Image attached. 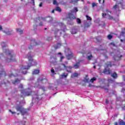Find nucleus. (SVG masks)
I'll list each match as a JSON object with an SVG mask.
<instances>
[{"instance_id":"nucleus-4","label":"nucleus","mask_w":125,"mask_h":125,"mask_svg":"<svg viewBox=\"0 0 125 125\" xmlns=\"http://www.w3.org/2000/svg\"><path fill=\"white\" fill-rule=\"evenodd\" d=\"M105 65V68L104 69L103 73L105 75H111L112 70H111L109 68H111V67H112V62H108Z\"/></svg>"},{"instance_id":"nucleus-31","label":"nucleus","mask_w":125,"mask_h":125,"mask_svg":"<svg viewBox=\"0 0 125 125\" xmlns=\"http://www.w3.org/2000/svg\"><path fill=\"white\" fill-rule=\"evenodd\" d=\"M95 6H97V3L93 2L92 3V7H95Z\"/></svg>"},{"instance_id":"nucleus-27","label":"nucleus","mask_w":125,"mask_h":125,"mask_svg":"<svg viewBox=\"0 0 125 125\" xmlns=\"http://www.w3.org/2000/svg\"><path fill=\"white\" fill-rule=\"evenodd\" d=\"M1 46H2V48L3 49V48H5V47H6V44H5V43L4 42H2L1 43Z\"/></svg>"},{"instance_id":"nucleus-49","label":"nucleus","mask_w":125,"mask_h":125,"mask_svg":"<svg viewBox=\"0 0 125 125\" xmlns=\"http://www.w3.org/2000/svg\"><path fill=\"white\" fill-rule=\"evenodd\" d=\"M39 6L40 7H42V2H41L39 4Z\"/></svg>"},{"instance_id":"nucleus-21","label":"nucleus","mask_w":125,"mask_h":125,"mask_svg":"<svg viewBox=\"0 0 125 125\" xmlns=\"http://www.w3.org/2000/svg\"><path fill=\"white\" fill-rule=\"evenodd\" d=\"M20 79H16L14 82H12V83L13 84H16V83H20Z\"/></svg>"},{"instance_id":"nucleus-42","label":"nucleus","mask_w":125,"mask_h":125,"mask_svg":"<svg viewBox=\"0 0 125 125\" xmlns=\"http://www.w3.org/2000/svg\"><path fill=\"white\" fill-rule=\"evenodd\" d=\"M40 88L42 89V90H43V91H44V90H45V88L44 87V86L41 87Z\"/></svg>"},{"instance_id":"nucleus-32","label":"nucleus","mask_w":125,"mask_h":125,"mask_svg":"<svg viewBox=\"0 0 125 125\" xmlns=\"http://www.w3.org/2000/svg\"><path fill=\"white\" fill-rule=\"evenodd\" d=\"M92 55H90V56H88L87 57V59H88V60H91V58H92Z\"/></svg>"},{"instance_id":"nucleus-2","label":"nucleus","mask_w":125,"mask_h":125,"mask_svg":"<svg viewBox=\"0 0 125 125\" xmlns=\"http://www.w3.org/2000/svg\"><path fill=\"white\" fill-rule=\"evenodd\" d=\"M7 58L6 59L7 62H14L15 61V54L13 51L6 50L5 51Z\"/></svg>"},{"instance_id":"nucleus-36","label":"nucleus","mask_w":125,"mask_h":125,"mask_svg":"<svg viewBox=\"0 0 125 125\" xmlns=\"http://www.w3.org/2000/svg\"><path fill=\"white\" fill-rule=\"evenodd\" d=\"M47 41L48 42H51V41H52V37H47Z\"/></svg>"},{"instance_id":"nucleus-56","label":"nucleus","mask_w":125,"mask_h":125,"mask_svg":"<svg viewBox=\"0 0 125 125\" xmlns=\"http://www.w3.org/2000/svg\"><path fill=\"white\" fill-rule=\"evenodd\" d=\"M111 44H112L113 45V46H115L116 45L115 44V43H113V42H111Z\"/></svg>"},{"instance_id":"nucleus-47","label":"nucleus","mask_w":125,"mask_h":125,"mask_svg":"<svg viewBox=\"0 0 125 125\" xmlns=\"http://www.w3.org/2000/svg\"><path fill=\"white\" fill-rule=\"evenodd\" d=\"M29 49H33V46L32 45H30L29 46Z\"/></svg>"},{"instance_id":"nucleus-17","label":"nucleus","mask_w":125,"mask_h":125,"mask_svg":"<svg viewBox=\"0 0 125 125\" xmlns=\"http://www.w3.org/2000/svg\"><path fill=\"white\" fill-rule=\"evenodd\" d=\"M68 17L70 20H74V19H76V17L72 13L68 14Z\"/></svg>"},{"instance_id":"nucleus-40","label":"nucleus","mask_w":125,"mask_h":125,"mask_svg":"<svg viewBox=\"0 0 125 125\" xmlns=\"http://www.w3.org/2000/svg\"><path fill=\"white\" fill-rule=\"evenodd\" d=\"M86 17L87 18V20H92L90 17L88 16V15H86Z\"/></svg>"},{"instance_id":"nucleus-25","label":"nucleus","mask_w":125,"mask_h":125,"mask_svg":"<svg viewBox=\"0 0 125 125\" xmlns=\"http://www.w3.org/2000/svg\"><path fill=\"white\" fill-rule=\"evenodd\" d=\"M17 33H20L21 35L23 34V30H21L20 28H17Z\"/></svg>"},{"instance_id":"nucleus-29","label":"nucleus","mask_w":125,"mask_h":125,"mask_svg":"<svg viewBox=\"0 0 125 125\" xmlns=\"http://www.w3.org/2000/svg\"><path fill=\"white\" fill-rule=\"evenodd\" d=\"M76 21L78 24H81L82 23V21H81L80 18H77Z\"/></svg>"},{"instance_id":"nucleus-59","label":"nucleus","mask_w":125,"mask_h":125,"mask_svg":"<svg viewBox=\"0 0 125 125\" xmlns=\"http://www.w3.org/2000/svg\"><path fill=\"white\" fill-rule=\"evenodd\" d=\"M114 125H118V122H115Z\"/></svg>"},{"instance_id":"nucleus-5","label":"nucleus","mask_w":125,"mask_h":125,"mask_svg":"<svg viewBox=\"0 0 125 125\" xmlns=\"http://www.w3.org/2000/svg\"><path fill=\"white\" fill-rule=\"evenodd\" d=\"M65 51L67 54L66 56V59L67 60H71L74 57V53L71 51L70 48H66Z\"/></svg>"},{"instance_id":"nucleus-3","label":"nucleus","mask_w":125,"mask_h":125,"mask_svg":"<svg viewBox=\"0 0 125 125\" xmlns=\"http://www.w3.org/2000/svg\"><path fill=\"white\" fill-rule=\"evenodd\" d=\"M35 64H32L30 63L29 65H21V66L19 73H21V74H22V75H26L27 74V72L26 70H29L32 66H37V62H34Z\"/></svg>"},{"instance_id":"nucleus-13","label":"nucleus","mask_w":125,"mask_h":125,"mask_svg":"<svg viewBox=\"0 0 125 125\" xmlns=\"http://www.w3.org/2000/svg\"><path fill=\"white\" fill-rule=\"evenodd\" d=\"M53 26H59L60 27H65V24L63 22H61L58 21H55L53 23Z\"/></svg>"},{"instance_id":"nucleus-11","label":"nucleus","mask_w":125,"mask_h":125,"mask_svg":"<svg viewBox=\"0 0 125 125\" xmlns=\"http://www.w3.org/2000/svg\"><path fill=\"white\" fill-rule=\"evenodd\" d=\"M62 66H63L64 69H65V70H66V71H67L68 73H72V68H73V66H67L64 63L62 64Z\"/></svg>"},{"instance_id":"nucleus-20","label":"nucleus","mask_w":125,"mask_h":125,"mask_svg":"<svg viewBox=\"0 0 125 125\" xmlns=\"http://www.w3.org/2000/svg\"><path fill=\"white\" fill-rule=\"evenodd\" d=\"M41 82H42V83H47V79H42L40 80ZM38 82H40V79L38 80Z\"/></svg>"},{"instance_id":"nucleus-51","label":"nucleus","mask_w":125,"mask_h":125,"mask_svg":"<svg viewBox=\"0 0 125 125\" xmlns=\"http://www.w3.org/2000/svg\"><path fill=\"white\" fill-rule=\"evenodd\" d=\"M43 25V23L42 22H41L40 23H39V26H42Z\"/></svg>"},{"instance_id":"nucleus-52","label":"nucleus","mask_w":125,"mask_h":125,"mask_svg":"<svg viewBox=\"0 0 125 125\" xmlns=\"http://www.w3.org/2000/svg\"><path fill=\"white\" fill-rule=\"evenodd\" d=\"M124 41L125 42V39H124V40H123V39L120 40V42H124Z\"/></svg>"},{"instance_id":"nucleus-19","label":"nucleus","mask_w":125,"mask_h":125,"mask_svg":"<svg viewBox=\"0 0 125 125\" xmlns=\"http://www.w3.org/2000/svg\"><path fill=\"white\" fill-rule=\"evenodd\" d=\"M122 57H123L122 55H120V56H115L114 57V60H121V58H122Z\"/></svg>"},{"instance_id":"nucleus-53","label":"nucleus","mask_w":125,"mask_h":125,"mask_svg":"<svg viewBox=\"0 0 125 125\" xmlns=\"http://www.w3.org/2000/svg\"><path fill=\"white\" fill-rule=\"evenodd\" d=\"M0 31H2V26L0 25Z\"/></svg>"},{"instance_id":"nucleus-64","label":"nucleus","mask_w":125,"mask_h":125,"mask_svg":"<svg viewBox=\"0 0 125 125\" xmlns=\"http://www.w3.org/2000/svg\"><path fill=\"white\" fill-rule=\"evenodd\" d=\"M125 106H124V107H122V110H125Z\"/></svg>"},{"instance_id":"nucleus-55","label":"nucleus","mask_w":125,"mask_h":125,"mask_svg":"<svg viewBox=\"0 0 125 125\" xmlns=\"http://www.w3.org/2000/svg\"><path fill=\"white\" fill-rule=\"evenodd\" d=\"M33 1V5H35V0H31Z\"/></svg>"},{"instance_id":"nucleus-63","label":"nucleus","mask_w":125,"mask_h":125,"mask_svg":"<svg viewBox=\"0 0 125 125\" xmlns=\"http://www.w3.org/2000/svg\"><path fill=\"white\" fill-rule=\"evenodd\" d=\"M93 68H94V69H96V66L94 65V66H93Z\"/></svg>"},{"instance_id":"nucleus-14","label":"nucleus","mask_w":125,"mask_h":125,"mask_svg":"<svg viewBox=\"0 0 125 125\" xmlns=\"http://www.w3.org/2000/svg\"><path fill=\"white\" fill-rule=\"evenodd\" d=\"M82 61H79L78 62H76L75 64H74L73 68H74V69H80V67L81 66V62H82Z\"/></svg>"},{"instance_id":"nucleus-28","label":"nucleus","mask_w":125,"mask_h":125,"mask_svg":"<svg viewBox=\"0 0 125 125\" xmlns=\"http://www.w3.org/2000/svg\"><path fill=\"white\" fill-rule=\"evenodd\" d=\"M55 10H56V11H58L59 12H61V8H60L59 7H56Z\"/></svg>"},{"instance_id":"nucleus-15","label":"nucleus","mask_w":125,"mask_h":125,"mask_svg":"<svg viewBox=\"0 0 125 125\" xmlns=\"http://www.w3.org/2000/svg\"><path fill=\"white\" fill-rule=\"evenodd\" d=\"M108 16V19L109 20H114V18H113V17L110 15H107L106 13H103L102 14V17L104 18L105 17V16Z\"/></svg>"},{"instance_id":"nucleus-7","label":"nucleus","mask_w":125,"mask_h":125,"mask_svg":"<svg viewBox=\"0 0 125 125\" xmlns=\"http://www.w3.org/2000/svg\"><path fill=\"white\" fill-rule=\"evenodd\" d=\"M108 83H104V85H102V88L104 89V90H106V92H108L109 91V86H110V84H109V83H113L114 82L113 80H112L111 78H109L108 79Z\"/></svg>"},{"instance_id":"nucleus-57","label":"nucleus","mask_w":125,"mask_h":125,"mask_svg":"<svg viewBox=\"0 0 125 125\" xmlns=\"http://www.w3.org/2000/svg\"><path fill=\"white\" fill-rule=\"evenodd\" d=\"M65 65H68V62H64Z\"/></svg>"},{"instance_id":"nucleus-62","label":"nucleus","mask_w":125,"mask_h":125,"mask_svg":"<svg viewBox=\"0 0 125 125\" xmlns=\"http://www.w3.org/2000/svg\"><path fill=\"white\" fill-rule=\"evenodd\" d=\"M87 3H88L89 4H90V1H87Z\"/></svg>"},{"instance_id":"nucleus-39","label":"nucleus","mask_w":125,"mask_h":125,"mask_svg":"<svg viewBox=\"0 0 125 125\" xmlns=\"http://www.w3.org/2000/svg\"><path fill=\"white\" fill-rule=\"evenodd\" d=\"M74 31H75V29H72V30H71V34L72 35H74L75 34H77V32L76 31L74 32Z\"/></svg>"},{"instance_id":"nucleus-26","label":"nucleus","mask_w":125,"mask_h":125,"mask_svg":"<svg viewBox=\"0 0 125 125\" xmlns=\"http://www.w3.org/2000/svg\"><path fill=\"white\" fill-rule=\"evenodd\" d=\"M69 3H72V4H75V3H78L77 0H71L69 1Z\"/></svg>"},{"instance_id":"nucleus-23","label":"nucleus","mask_w":125,"mask_h":125,"mask_svg":"<svg viewBox=\"0 0 125 125\" xmlns=\"http://www.w3.org/2000/svg\"><path fill=\"white\" fill-rule=\"evenodd\" d=\"M62 45V43H58L56 46H55V48L56 49H58V48H60L61 46Z\"/></svg>"},{"instance_id":"nucleus-35","label":"nucleus","mask_w":125,"mask_h":125,"mask_svg":"<svg viewBox=\"0 0 125 125\" xmlns=\"http://www.w3.org/2000/svg\"><path fill=\"white\" fill-rule=\"evenodd\" d=\"M78 76H79V74H78L77 73H74L72 75V76L74 77L75 78L78 77Z\"/></svg>"},{"instance_id":"nucleus-24","label":"nucleus","mask_w":125,"mask_h":125,"mask_svg":"<svg viewBox=\"0 0 125 125\" xmlns=\"http://www.w3.org/2000/svg\"><path fill=\"white\" fill-rule=\"evenodd\" d=\"M39 73H40V70L38 69H35L32 72L33 75H37Z\"/></svg>"},{"instance_id":"nucleus-44","label":"nucleus","mask_w":125,"mask_h":125,"mask_svg":"<svg viewBox=\"0 0 125 125\" xmlns=\"http://www.w3.org/2000/svg\"><path fill=\"white\" fill-rule=\"evenodd\" d=\"M11 32H12V31H8L7 32V35H8V36H10V35H11Z\"/></svg>"},{"instance_id":"nucleus-61","label":"nucleus","mask_w":125,"mask_h":125,"mask_svg":"<svg viewBox=\"0 0 125 125\" xmlns=\"http://www.w3.org/2000/svg\"><path fill=\"white\" fill-rule=\"evenodd\" d=\"M55 11V10H52V13H54V11Z\"/></svg>"},{"instance_id":"nucleus-8","label":"nucleus","mask_w":125,"mask_h":125,"mask_svg":"<svg viewBox=\"0 0 125 125\" xmlns=\"http://www.w3.org/2000/svg\"><path fill=\"white\" fill-rule=\"evenodd\" d=\"M62 33H63V30L56 28L54 34L55 39L60 38V36L62 35Z\"/></svg>"},{"instance_id":"nucleus-41","label":"nucleus","mask_w":125,"mask_h":125,"mask_svg":"<svg viewBox=\"0 0 125 125\" xmlns=\"http://www.w3.org/2000/svg\"><path fill=\"white\" fill-rule=\"evenodd\" d=\"M53 4L55 5L57 4V1L56 0H53Z\"/></svg>"},{"instance_id":"nucleus-38","label":"nucleus","mask_w":125,"mask_h":125,"mask_svg":"<svg viewBox=\"0 0 125 125\" xmlns=\"http://www.w3.org/2000/svg\"><path fill=\"white\" fill-rule=\"evenodd\" d=\"M125 35V31H122L120 33V36H122V37H124Z\"/></svg>"},{"instance_id":"nucleus-9","label":"nucleus","mask_w":125,"mask_h":125,"mask_svg":"<svg viewBox=\"0 0 125 125\" xmlns=\"http://www.w3.org/2000/svg\"><path fill=\"white\" fill-rule=\"evenodd\" d=\"M26 58H27L29 62L27 65H30V64H31V65H35V63H37V62H34V59H33V56L30 54H28L26 56Z\"/></svg>"},{"instance_id":"nucleus-58","label":"nucleus","mask_w":125,"mask_h":125,"mask_svg":"<svg viewBox=\"0 0 125 125\" xmlns=\"http://www.w3.org/2000/svg\"><path fill=\"white\" fill-rule=\"evenodd\" d=\"M61 60H62V59H64V57L63 56H62L61 57Z\"/></svg>"},{"instance_id":"nucleus-37","label":"nucleus","mask_w":125,"mask_h":125,"mask_svg":"<svg viewBox=\"0 0 125 125\" xmlns=\"http://www.w3.org/2000/svg\"><path fill=\"white\" fill-rule=\"evenodd\" d=\"M73 11H74V12H78L79 11V10L78 9V8H77V7H74V8H73Z\"/></svg>"},{"instance_id":"nucleus-43","label":"nucleus","mask_w":125,"mask_h":125,"mask_svg":"<svg viewBox=\"0 0 125 125\" xmlns=\"http://www.w3.org/2000/svg\"><path fill=\"white\" fill-rule=\"evenodd\" d=\"M51 72L52 74H54V73H55V71H54V69L53 68H52L51 69Z\"/></svg>"},{"instance_id":"nucleus-16","label":"nucleus","mask_w":125,"mask_h":125,"mask_svg":"<svg viewBox=\"0 0 125 125\" xmlns=\"http://www.w3.org/2000/svg\"><path fill=\"white\" fill-rule=\"evenodd\" d=\"M31 43L33 44V46L39 45V44H40V43H38L35 40H31Z\"/></svg>"},{"instance_id":"nucleus-54","label":"nucleus","mask_w":125,"mask_h":125,"mask_svg":"<svg viewBox=\"0 0 125 125\" xmlns=\"http://www.w3.org/2000/svg\"><path fill=\"white\" fill-rule=\"evenodd\" d=\"M105 103H106V104H108V103H109V101H108V99L106 100Z\"/></svg>"},{"instance_id":"nucleus-34","label":"nucleus","mask_w":125,"mask_h":125,"mask_svg":"<svg viewBox=\"0 0 125 125\" xmlns=\"http://www.w3.org/2000/svg\"><path fill=\"white\" fill-rule=\"evenodd\" d=\"M113 8L116 10L117 8H119V5H118L117 4H115L114 6H113Z\"/></svg>"},{"instance_id":"nucleus-22","label":"nucleus","mask_w":125,"mask_h":125,"mask_svg":"<svg viewBox=\"0 0 125 125\" xmlns=\"http://www.w3.org/2000/svg\"><path fill=\"white\" fill-rule=\"evenodd\" d=\"M68 77V73L66 74L65 73H63L62 75L60 76V79H63V78H67Z\"/></svg>"},{"instance_id":"nucleus-48","label":"nucleus","mask_w":125,"mask_h":125,"mask_svg":"<svg viewBox=\"0 0 125 125\" xmlns=\"http://www.w3.org/2000/svg\"><path fill=\"white\" fill-rule=\"evenodd\" d=\"M88 86V87H91L92 86H93V85H92V84H91V83H89Z\"/></svg>"},{"instance_id":"nucleus-30","label":"nucleus","mask_w":125,"mask_h":125,"mask_svg":"<svg viewBox=\"0 0 125 125\" xmlns=\"http://www.w3.org/2000/svg\"><path fill=\"white\" fill-rule=\"evenodd\" d=\"M107 39H108V40H112V39H113V35L109 34L107 36Z\"/></svg>"},{"instance_id":"nucleus-18","label":"nucleus","mask_w":125,"mask_h":125,"mask_svg":"<svg viewBox=\"0 0 125 125\" xmlns=\"http://www.w3.org/2000/svg\"><path fill=\"white\" fill-rule=\"evenodd\" d=\"M111 77L114 79H116L118 78V74L116 72H114L111 74Z\"/></svg>"},{"instance_id":"nucleus-10","label":"nucleus","mask_w":125,"mask_h":125,"mask_svg":"<svg viewBox=\"0 0 125 125\" xmlns=\"http://www.w3.org/2000/svg\"><path fill=\"white\" fill-rule=\"evenodd\" d=\"M37 19L38 20H39V21L41 20V19H42V20H43V21H46L48 23H50V22H52V21H53V19L51 17H47L45 18H41L40 17H39L37 18Z\"/></svg>"},{"instance_id":"nucleus-45","label":"nucleus","mask_w":125,"mask_h":125,"mask_svg":"<svg viewBox=\"0 0 125 125\" xmlns=\"http://www.w3.org/2000/svg\"><path fill=\"white\" fill-rule=\"evenodd\" d=\"M19 88H21V89H23V84H21L19 86Z\"/></svg>"},{"instance_id":"nucleus-46","label":"nucleus","mask_w":125,"mask_h":125,"mask_svg":"<svg viewBox=\"0 0 125 125\" xmlns=\"http://www.w3.org/2000/svg\"><path fill=\"white\" fill-rule=\"evenodd\" d=\"M9 112H10V113H11L12 114H16V112H13L11 110L9 109Z\"/></svg>"},{"instance_id":"nucleus-12","label":"nucleus","mask_w":125,"mask_h":125,"mask_svg":"<svg viewBox=\"0 0 125 125\" xmlns=\"http://www.w3.org/2000/svg\"><path fill=\"white\" fill-rule=\"evenodd\" d=\"M94 81H96V78L93 77L90 81L89 79L87 77V75L86 76L84 79V83H89L90 82L91 83H93Z\"/></svg>"},{"instance_id":"nucleus-60","label":"nucleus","mask_w":125,"mask_h":125,"mask_svg":"<svg viewBox=\"0 0 125 125\" xmlns=\"http://www.w3.org/2000/svg\"><path fill=\"white\" fill-rule=\"evenodd\" d=\"M123 79H124V82H125V76H123Z\"/></svg>"},{"instance_id":"nucleus-50","label":"nucleus","mask_w":125,"mask_h":125,"mask_svg":"<svg viewBox=\"0 0 125 125\" xmlns=\"http://www.w3.org/2000/svg\"><path fill=\"white\" fill-rule=\"evenodd\" d=\"M106 13H109V12H110V13H111V12L110 11H109L108 9H106Z\"/></svg>"},{"instance_id":"nucleus-33","label":"nucleus","mask_w":125,"mask_h":125,"mask_svg":"<svg viewBox=\"0 0 125 125\" xmlns=\"http://www.w3.org/2000/svg\"><path fill=\"white\" fill-rule=\"evenodd\" d=\"M119 125H125V122L123 121H121L119 122Z\"/></svg>"},{"instance_id":"nucleus-1","label":"nucleus","mask_w":125,"mask_h":125,"mask_svg":"<svg viewBox=\"0 0 125 125\" xmlns=\"http://www.w3.org/2000/svg\"><path fill=\"white\" fill-rule=\"evenodd\" d=\"M26 96H32L33 102H39L42 98L41 95H39L38 92L32 90L30 88H28L25 90H21V97L24 98Z\"/></svg>"},{"instance_id":"nucleus-6","label":"nucleus","mask_w":125,"mask_h":125,"mask_svg":"<svg viewBox=\"0 0 125 125\" xmlns=\"http://www.w3.org/2000/svg\"><path fill=\"white\" fill-rule=\"evenodd\" d=\"M17 111L20 112L22 116L27 114V110L24 108L22 105H18L16 107Z\"/></svg>"}]
</instances>
